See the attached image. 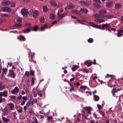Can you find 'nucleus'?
<instances>
[{"label":"nucleus","instance_id":"1","mask_svg":"<svg viewBox=\"0 0 123 123\" xmlns=\"http://www.w3.org/2000/svg\"><path fill=\"white\" fill-rule=\"evenodd\" d=\"M39 13L38 11L37 10L34 11L33 10H31L30 12V15L31 17H33L34 18H36Z\"/></svg>","mask_w":123,"mask_h":123},{"label":"nucleus","instance_id":"2","mask_svg":"<svg viewBox=\"0 0 123 123\" xmlns=\"http://www.w3.org/2000/svg\"><path fill=\"white\" fill-rule=\"evenodd\" d=\"M110 24L106 23V24H103L102 25L101 30H105L106 29V31H107V29L110 27Z\"/></svg>","mask_w":123,"mask_h":123},{"label":"nucleus","instance_id":"3","mask_svg":"<svg viewBox=\"0 0 123 123\" xmlns=\"http://www.w3.org/2000/svg\"><path fill=\"white\" fill-rule=\"evenodd\" d=\"M11 3L10 1L8 0H3L2 2V5L4 6H5L10 4Z\"/></svg>","mask_w":123,"mask_h":123},{"label":"nucleus","instance_id":"4","mask_svg":"<svg viewBox=\"0 0 123 123\" xmlns=\"http://www.w3.org/2000/svg\"><path fill=\"white\" fill-rule=\"evenodd\" d=\"M113 3L112 1H108L106 3V6L108 8H109L112 7L113 5Z\"/></svg>","mask_w":123,"mask_h":123},{"label":"nucleus","instance_id":"5","mask_svg":"<svg viewBox=\"0 0 123 123\" xmlns=\"http://www.w3.org/2000/svg\"><path fill=\"white\" fill-rule=\"evenodd\" d=\"M80 11L82 13L87 14L88 12V10L86 8L84 7L81 8L80 10Z\"/></svg>","mask_w":123,"mask_h":123},{"label":"nucleus","instance_id":"6","mask_svg":"<svg viewBox=\"0 0 123 123\" xmlns=\"http://www.w3.org/2000/svg\"><path fill=\"white\" fill-rule=\"evenodd\" d=\"M21 13L23 16H25L28 13V12L26 9L22 8L21 10Z\"/></svg>","mask_w":123,"mask_h":123},{"label":"nucleus","instance_id":"7","mask_svg":"<svg viewBox=\"0 0 123 123\" xmlns=\"http://www.w3.org/2000/svg\"><path fill=\"white\" fill-rule=\"evenodd\" d=\"M94 16L95 18H104L105 17V15H101L98 13L94 15Z\"/></svg>","mask_w":123,"mask_h":123},{"label":"nucleus","instance_id":"8","mask_svg":"<svg viewBox=\"0 0 123 123\" xmlns=\"http://www.w3.org/2000/svg\"><path fill=\"white\" fill-rule=\"evenodd\" d=\"M117 36L119 37L123 35V30H119L118 31V32L117 33Z\"/></svg>","mask_w":123,"mask_h":123},{"label":"nucleus","instance_id":"9","mask_svg":"<svg viewBox=\"0 0 123 123\" xmlns=\"http://www.w3.org/2000/svg\"><path fill=\"white\" fill-rule=\"evenodd\" d=\"M100 4L101 3H94L92 4L93 6L95 7L98 8H99L101 7V6Z\"/></svg>","mask_w":123,"mask_h":123},{"label":"nucleus","instance_id":"10","mask_svg":"<svg viewBox=\"0 0 123 123\" xmlns=\"http://www.w3.org/2000/svg\"><path fill=\"white\" fill-rule=\"evenodd\" d=\"M80 3L81 5L85 6H88L90 5V4L88 2H85V1H80Z\"/></svg>","mask_w":123,"mask_h":123},{"label":"nucleus","instance_id":"11","mask_svg":"<svg viewBox=\"0 0 123 123\" xmlns=\"http://www.w3.org/2000/svg\"><path fill=\"white\" fill-rule=\"evenodd\" d=\"M87 88V87L86 86H82L80 87L79 89V91L82 92L83 90H85Z\"/></svg>","mask_w":123,"mask_h":123},{"label":"nucleus","instance_id":"12","mask_svg":"<svg viewBox=\"0 0 123 123\" xmlns=\"http://www.w3.org/2000/svg\"><path fill=\"white\" fill-rule=\"evenodd\" d=\"M9 72L11 74V75L10 76L12 78H14L16 76V75L15 74L13 71L11 70H9Z\"/></svg>","mask_w":123,"mask_h":123},{"label":"nucleus","instance_id":"13","mask_svg":"<svg viewBox=\"0 0 123 123\" xmlns=\"http://www.w3.org/2000/svg\"><path fill=\"white\" fill-rule=\"evenodd\" d=\"M122 7V5L120 3H117L115 5V8L116 9H119Z\"/></svg>","mask_w":123,"mask_h":123},{"label":"nucleus","instance_id":"14","mask_svg":"<svg viewBox=\"0 0 123 123\" xmlns=\"http://www.w3.org/2000/svg\"><path fill=\"white\" fill-rule=\"evenodd\" d=\"M74 7V6L72 4H70L67 6L65 8V9H72Z\"/></svg>","mask_w":123,"mask_h":123},{"label":"nucleus","instance_id":"15","mask_svg":"<svg viewBox=\"0 0 123 123\" xmlns=\"http://www.w3.org/2000/svg\"><path fill=\"white\" fill-rule=\"evenodd\" d=\"M95 21L97 22L100 23H103L105 21V20L103 19L96 18L95 19Z\"/></svg>","mask_w":123,"mask_h":123},{"label":"nucleus","instance_id":"16","mask_svg":"<svg viewBox=\"0 0 123 123\" xmlns=\"http://www.w3.org/2000/svg\"><path fill=\"white\" fill-rule=\"evenodd\" d=\"M92 26L93 27L95 28L101 30V27H102L100 25H96L95 24L93 23L92 24Z\"/></svg>","mask_w":123,"mask_h":123},{"label":"nucleus","instance_id":"17","mask_svg":"<svg viewBox=\"0 0 123 123\" xmlns=\"http://www.w3.org/2000/svg\"><path fill=\"white\" fill-rule=\"evenodd\" d=\"M79 66L76 65H74L73 66L72 68L73 71L74 72L79 68Z\"/></svg>","mask_w":123,"mask_h":123},{"label":"nucleus","instance_id":"18","mask_svg":"<svg viewBox=\"0 0 123 123\" xmlns=\"http://www.w3.org/2000/svg\"><path fill=\"white\" fill-rule=\"evenodd\" d=\"M4 12H10L11 11V9L9 8L8 7H4Z\"/></svg>","mask_w":123,"mask_h":123},{"label":"nucleus","instance_id":"19","mask_svg":"<svg viewBox=\"0 0 123 123\" xmlns=\"http://www.w3.org/2000/svg\"><path fill=\"white\" fill-rule=\"evenodd\" d=\"M99 12L100 14L104 15V14L106 13V11L105 10H102L99 11Z\"/></svg>","mask_w":123,"mask_h":123},{"label":"nucleus","instance_id":"20","mask_svg":"<svg viewBox=\"0 0 123 123\" xmlns=\"http://www.w3.org/2000/svg\"><path fill=\"white\" fill-rule=\"evenodd\" d=\"M51 5L53 6H56L57 4L55 1L54 0H51L50 1Z\"/></svg>","mask_w":123,"mask_h":123},{"label":"nucleus","instance_id":"21","mask_svg":"<svg viewBox=\"0 0 123 123\" xmlns=\"http://www.w3.org/2000/svg\"><path fill=\"white\" fill-rule=\"evenodd\" d=\"M8 105L10 107V110H13L14 106V104L12 103H9Z\"/></svg>","mask_w":123,"mask_h":123},{"label":"nucleus","instance_id":"22","mask_svg":"<svg viewBox=\"0 0 123 123\" xmlns=\"http://www.w3.org/2000/svg\"><path fill=\"white\" fill-rule=\"evenodd\" d=\"M31 27H30L29 28L26 29L24 31V33H27L28 32L31 31Z\"/></svg>","mask_w":123,"mask_h":123},{"label":"nucleus","instance_id":"23","mask_svg":"<svg viewBox=\"0 0 123 123\" xmlns=\"http://www.w3.org/2000/svg\"><path fill=\"white\" fill-rule=\"evenodd\" d=\"M92 108L90 107H86L85 108V110L88 111V113L89 114H91V110Z\"/></svg>","mask_w":123,"mask_h":123},{"label":"nucleus","instance_id":"24","mask_svg":"<svg viewBox=\"0 0 123 123\" xmlns=\"http://www.w3.org/2000/svg\"><path fill=\"white\" fill-rule=\"evenodd\" d=\"M19 39L21 41H25V37L22 35H20L18 37Z\"/></svg>","mask_w":123,"mask_h":123},{"label":"nucleus","instance_id":"25","mask_svg":"<svg viewBox=\"0 0 123 123\" xmlns=\"http://www.w3.org/2000/svg\"><path fill=\"white\" fill-rule=\"evenodd\" d=\"M99 113L103 117L105 116V112L104 110H100L99 111Z\"/></svg>","mask_w":123,"mask_h":123},{"label":"nucleus","instance_id":"26","mask_svg":"<svg viewBox=\"0 0 123 123\" xmlns=\"http://www.w3.org/2000/svg\"><path fill=\"white\" fill-rule=\"evenodd\" d=\"M55 17V15L53 14H51L49 16V18L51 19H54Z\"/></svg>","mask_w":123,"mask_h":123},{"label":"nucleus","instance_id":"27","mask_svg":"<svg viewBox=\"0 0 123 123\" xmlns=\"http://www.w3.org/2000/svg\"><path fill=\"white\" fill-rule=\"evenodd\" d=\"M1 17H6L9 16V15L7 14L1 13Z\"/></svg>","mask_w":123,"mask_h":123},{"label":"nucleus","instance_id":"28","mask_svg":"<svg viewBox=\"0 0 123 123\" xmlns=\"http://www.w3.org/2000/svg\"><path fill=\"white\" fill-rule=\"evenodd\" d=\"M2 119L5 123H7L9 121V119L5 117H2Z\"/></svg>","mask_w":123,"mask_h":123},{"label":"nucleus","instance_id":"29","mask_svg":"<svg viewBox=\"0 0 123 123\" xmlns=\"http://www.w3.org/2000/svg\"><path fill=\"white\" fill-rule=\"evenodd\" d=\"M94 97L95 98V100L96 101H98L99 99V97L97 95H94Z\"/></svg>","mask_w":123,"mask_h":123},{"label":"nucleus","instance_id":"30","mask_svg":"<svg viewBox=\"0 0 123 123\" xmlns=\"http://www.w3.org/2000/svg\"><path fill=\"white\" fill-rule=\"evenodd\" d=\"M114 77H115V76L114 75H109L108 74H107L105 78H107L109 77H111V79L112 78Z\"/></svg>","mask_w":123,"mask_h":123},{"label":"nucleus","instance_id":"31","mask_svg":"<svg viewBox=\"0 0 123 123\" xmlns=\"http://www.w3.org/2000/svg\"><path fill=\"white\" fill-rule=\"evenodd\" d=\"M116 90V88L115 87L112 90V95L113 96H114L115 95V92Z\"/></svg>","mask_w":123,"mask_h":123},{"label":"nucleus","instance_id":"32","mask_svg":"<svg viewBox=\"0 0 123 123\" xmlns=\"http://www.w3.org/2000/svg\"><path fill=\"white\" fill-rule=\"evenodd\" d=\"M70 85L71 86V88L70 89L69 91L71 92L72 91H74V89L72 85L70 83Z\"/></svg>","mask_w":123,"mask_h":123},{"label":"nucleus","instance_id":"33","mask_svg":"<svg viewBox=\"0 0 123 123\" xmlns=\"http://www.w3.org/2000/svg\"><path fill=\"white\" fill-rule=\"evenodd\" d=\"M66 15V14L65 13H63L62 14H61L60 15H59V18H62L64 17L65 15Z\"/></svg>","mask_w":123,"mask_h":123},{"label":"nucleus","instance_id":"34","mask_svg":"<svg viewBox=\"0 0 123 123\" xmlns=\"http://www.w3.org/2000/svg\"><path fill=\"white\" fill-rule=\"evenodd\" d=\"M47 28V25H45L44 26L42 27L41 28V30L42 31H43L45 30V29Z\"/></svg>","mask_w":123,"mask_h":123},{"label":"nucleus","instance_id":"35","mask_svg":"<svg viewBox=\"0 0 123 123\" xmlns=\"http://www.w3.org/2000/svg\"><path fill=\"white\" fill-rule=\"evenodd\" d=\"M14 90L16 92V93H18V92L19 91V89L17 86H16L15 87Z\"/></svg>","mask_w":123,"mask_h":123},{"label":"nucleus","instance_id":"36","mask_svg":"<svg viewBox=\"0 0 123 123\" xmlns=\"http://www.w3.org/2000/svg\"><path fill=\"white\" fill-rule=\"evenodd\" d=\"M34 57V55H29V61L30 62H31V61H32L33 58Z\"/></svg>","mask_w":123,"mask_h":123},{"label":"nucleus","instance_id":"37","mask_svg":"<svg viewBox=\"0 0 123 123\" xmlns=\"http://www.w3.org/2000/svg\"><path fill=\"white\" fill-rule=\"evenodd\" d=\"M93 41V39L91 38H89L88 40V42L89 43H92Z\"/></svg>","mask_w":123,"mask_h":123},{"label":"nucleus","instance_id":"38","mask_svg":"<svg viewBox=\"0 0 123 123\" xmlns=\"http://www.w3.org/2000/svg\"><path fill=\"white\" fill-rule=\"evenodd\" d=\"M8 92L7 91H4L3 92V96L5 97H7V93Z\"/></svg>","mask_w":123,"mask_h":123},{"label":"nucleus","instance_id":"39","mask_svg":"<svg viewBox=\"0 0 123 123\" xmlns=\"http://www.w3.org/2000/svg\"><path fill=\"white\" fill-rule=\"evenodd\" d=\"M44 18L43 17H41L40 19V21L41 23L44 22Z\"/></svg>","mask_w":123,"mask_h":123},{"label":"nucleus","instance_id":"40","mask_svg":"<svg viewBox=\"0 0 123 123\" xmlns=\"http://www.w3.org/2000/svg\"><path fill=\"white\" fill-rule=\"evenodd\" d=\"M38 28V26H36L34 27V28L33 29H31V30L32 31H36L37 30Z\"/></svg>","mask_w":123,"mask_h":123},{"label":"nucleus","instance_id":"41","mask_svg":"<svg viewBox=\"0 0 123 123\" xmlns=\"http://www.w3.org/2000/svg\"><path fill=\"white\" fill-rule=\"evenodd\" d=\"M43 9L44 12H46L48 10V9L47 7L46 6H43Z\"/></svg>","mask_w":123,"mask_h":123},{"label":"nucleus","instance_id":"42","mask_svg":"<svg viewBox=\"0 0 123 123\" xmlns=\"http://www.w3.org/2000/svg\"><path fill=\"white\" fill-rule=\"evenodd\" d=\"M35 80L33 78H32L31 79V85L33 86V85L34 84Z\"/></svg>","mask_w":123,"mask_h":123},{"label":"nucleus","instance_id":"43","mask_svg":"<svg viewBox=\"0 0 123 123\" xmlns=\"http://www.w3.org/2000/svg\"><path fill=\"white\" fill-rule=\"evenodd\" d=\"M7 72V70L6 69H5L4 68H3L2 69V72L4 74H6V72Z\"/></svg>","mask_w":123,"mask_h":123},{"label":"nucleus","instance_id":"44","mask_svg":"<svg viewBox=\"0 0 123 123\" xmlns=\"http://www.w3.org/2000/svg\"><path fill=\"white\" fill-rule=\"evenodd\" d=\"M94 2H96V3H101V2L100 1V0H92Z\"/></svg>","mask_w":123,"mask_h":123},{"label":"nucleus","instance_id":"45","mask_svg":"<svg viewBox=\"0 0 123 123\" xmlns=\"http://www.w3.org/2000/svg\"><path fill=\"white\" fill-rule=\"evenodd\" d=\"M10 99H15L16 98V96H15L14 95H12L11 96H10Z\"/></svg>","mask_w":123,"mask_h":123},{"label":"nucleus","instance_id":"46","mask_svg":"<svg viewBox=\"0 0 123 123\" xmlns=\"http://www.w3.org/2000/svg\"><path fill=\"white\" fill-rule=\"evenodd\" d=\"M31 99L30 100L27 102L26 104V106L28 107L31 104Z\"/></svg>","mask_w":123,"mask_h":123},{"label":"nucleus","instance_id":"47","mask_svg":"<svg viewBox=\"0 0 123 123\" xmlns=\"http://www.w3.org/2000/svg\"><path fill=\"white\" fill-rule=\"evenodd\" d=\"M97 106L99 111L102 108L101 106L99 104H98L97 105Z\"/></svg>","mask_w":123,"mask_h":123},{"label":"nucleus","instance_id":"48","mask_svg":"<svg viewBox=\"0 0 123 123\" xmlns=\"http://www.w3.org/2000/svg\"><path fill=\"white\" fill-rule=\"evenodd\" d=\"M53 119V117L51 116H50L47 117V120H50L52 119Z\"/></svg>","mask_w":123,"mask_h":123},{"label":"nucleus","instance_id":"49","mask_svg":"<svg viewBox=\"0 0 123 123\" xmlns=\"http://www.w3.org/2000/svg\"><path fill=\"white\" fill-rule=\"evenodd\" d=\"M29 75L30 74L29 72H28L27 71H26L25 72V75H26L28 76H29Z\"/></svg>","mask_w":123,"mask_h":123},{"label":"nucleus","instance_id":"50","mask_svg":"<svg viewBox=\"0 0 123 123\" xmlns=\"http://www.w3.org/2000/svg\"><path fill=\"white\" fill-rule=\"evenodd\" d=\"M89 63H92V62H89L88 61H86L85 62V64L86 65Z\"/></svg>","mask_w":123,"mask_h":123},{"label":"nucleus","instance_id":"51","mask_svg":"<svg viewBox=\"0 0 123 123\" xmlns=\"http://www.w3.org/2000/svg\"><path fill=\"white\" fill-rule=\"evenodd\" d=\"M29 112L31 114H32V113H33L34 111H33V110L31 109H30L29 110Z\"/></svg>","mask_w":123,"mask_h":123},{"label":"nucleus","instance_id":"52","mask_svg":"<svg viewBox=\"0 0 123 123\" xmlns=\"http://www.w3.org/2000/svg\"><path fill=\"white\" fill-rule=\"evenodd\" d=\"M38 94L40 97H42V95L41 91L39 92L38 93Z\"/></svg>","mask_w":123,"mask_h":123},{"label":"nucleus","instance_id":"53","mask_svg":"<svg viewBox=\"0 0 123 123\" xmlns=\"http://www.w3.org/2000/svg\"><path fill=\"white\" fill-rule=\"evenodd\" d=\"M75 12L76 14H77L78 15H81L80 12L79 11H78L77 10H76Z\"/></svg>","mask_w":123,"mask_h":123},{"label":"nucleus","instance_id":"54","mask_svg":"<svg viewBox=\"0 0 123 123\" xmlns=\"http://www.w3.org/2000/svg\"><path fill=\"white\" fill-rule=\"evenodd\" d=\"M22 25L21 24H16L15 25V27H19L20 26Z\"/></svg>","mask_w":123,"mask_h":123},{"label":"nucleus","instance_id":"55","mask_svg":"<svg viewBox=\"0 0 123 123\" xmlns=\"http://www.w3.org/2000/svg\"><path fill=\"white\" fill-rule=\"evenodd\" d=\"M11 5V6L12 7H14L15 6V3H11L10 4Z\"/></svg>","mask_w":123,"mask_h":123},{"label":"nucleus","instance_id":"56","mask_svg":"<svg viewBox=\"0 0 123 123\" xmlns=\"http://www.w3.org/2000/svg\"><path fill=\"white\" fill-rule=\"evenodd\" d=\"M4 7H3L0 8V12H4Z\"/></svg>","mask_w":123,"mask_h":123},{"label":"nucleus","instance_id":"57","mask_svg":"<svg viewBox=\"0 0 123 123\" xmlns=\"http://www.w3.org/2000/svg\"><path fill=\"white\" fill-rule=\"evenodd\" d=\"M39 113L43 114H45V112L43 110H42L41 111H40Z\"/></svg>","mask_w":123,"mask_h":123},{"label":"nucleus","instance_id":"58","mask_svg":"<svg viewBox=\"0 0 123 123\" xmlns=\"http://www.w3.org/2000/svg\"><path fill=\"white\" fill-rule=\"evenodd\" d=\"M1 84L0 83V90H2L4 89L5 88V86H0Z\"/></svg>","mask_w":123,"mask_h":123},{"label":"nucleus","instance_id":"59","mask_svg":"<svg viewBox=\"0 0 123 123\" xmlns=\"http://www.w3.org/2000/svg\"><path fill=\"white\" fill-rule=\"evenodd\" d=\"M23 111V109L21 108L19 110H18L17 111L18 113H21Z\"/></svg>","mask_w":123,"mask_h":123},{"label":"nucleus","instance_id":"60","mask_svg":"<svg viewBox=\"0 0 123 123\" xmlns=\"http://www.w3.org/2000/svg\"><path fill=\"white\" fill-rule=\"evenodd\" d=\"M33 93L34 94V97H36L37 95V93L35 92H33Z\"/></svg>","mask_w":123,"mask_h":123},{"label":"nucleus","instance_id":"61","mask_svg":"<svg viewBox=\"0 0 123 123\" xmlns=\"http://www.w3.org/2000/svg\"><path fill=\"white\" fill-rule=\"evenodd\" d=\"M27 98L26 96L23 97L22 99L24 100H25L27 99Z\"/></svg>","mask_w":123,"mask_h":123},{"label":"nucleus","instance_id":"62","mask_svg":"<svg viewBox=\"0 0 123 123\" xmlns=\"http://www.w3.org/2000/svg\"><path fill=\"white\" fill-rule=\"evenodd\" d=\"M17 21L19 23H21L22 22V21L20 19H18L17 20Z\"/></svg>","mask_w":123,"mask_h":123},{"label":"nucleus","instance_id":"63","mask_svg":"<svg viewBox=\"0 0 123 123\" xmlns=\"http://www.w3.org/2000/svg\"><path fill=\"white\" fill-rule=\"evenodd\" d=\"M16 92L14 90V89H13L11 91L12 93L13 94H15Z\"/></svg>","mask_w":123,"mask_h":123},{"label":"nucleus","instance_id":"64","mask_svg":"<svg viewBox=\"0 0 123 123\" xmlns=\"http://www.w3.org/2000/svg\"><path fill=\"white\" fill-rule=\"evenodd\" d=\"M33 100L35 103H37V98H34L33 99Z\"/></svg>","mask_w":123,"mask_h":123}]
</instances>
